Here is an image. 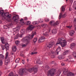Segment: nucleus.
<instances>
[{"label": "nucleus", "mask_w": 76, "mask_h": 76, "mask_svg": "<svg viewBox=\"0 0 76 76\" xmlns=\"http://www.w3.org/2000/svg\"><path fill=\"white\" fill-rule=\"evenodd\" d=\"M68 57L70 60H71V59H72L73 58L72 56V55H70Z\"/></svg>", "instance_id": "46"}, {"label": "nucleus", "mask_w": 76, "mask_h": 76, "mask_svg": "<svg viewBox=\"0 0 76 76\" xmlns=\"http://www.w3.org/2000/svg\"><path fill=\"white\" fill-rule=\"evenodd\" d=\"M52 64H53V63H54V61H53L52 62Z\"/></svg>", "instance_id": "63"}, {"label": "nucleus", "mask_w": 76, "mask_h": 76, "mask_svg": "<svg viewBox=\"0 0 76 76\" xmlns=\"http://www.w3.org/2000/svg\"><path fill=\"white\" fill-rule=\"evenodd\" d=\"M58 24H59V23H58V21H56V22L54 23V26H56V25H58Z\"/></svg>", "instance_id": "30"}, {"label": "nucleus", "mask_w": 76, "mask_h": 76, "mask_svg": "<svg viewBox=\"0 0 76 76\" xmlns=\"http://www.w3.org/2000/svg\"><path fill=\"white\" fill-rule=\"evenodd\" d=\"M4 11H3V10H1L0 11V14L1 15L3 16H4Z\"/></svg>", "instance_id": "23"}, {"label": "nucleus", "mask_w": 76, "mask_h": 76, "mask_svg": "<svg viewBox=\"0 0 76 76\" xmlns=\"http://www.w3.org/2000/svg\"><path fill=\"white\" fill-rule=\"evenodd\" d=\"M72 54L74 57L76 58V53L75 52H73Z\"/></svg>", "instance_id": "26"}, {"label": "nucleus", "mask_w": 76, "mask_h": 76, "mask_svg": "<svg viewBox=\"0 0 76 76\" xmlns=\"http://www.w3.org/2000/svg\"><path fill=\"white\" fill-rule=\"evenodd\" d=\"M3 64V61L1 60H0V66H2Z\"/></svg>", "instance_id": "47"}, {"label": "nucleus", "mask_w": 76, "mask_h": 76, "mask_svg": "<svg viewBox=\"0 0 76 76\" xmlns=\"http://www.w3.org/2000/svg\"><path fill=\"white\" fill-rule=\"evenodd\" d=\"M20 26L18 25L17 27L14 28V30L16 31V32H18L20 29Z\"/></svg>", "instance_id": "14"}, {"label": "nucleus", "mask_w": 76, "mask_h": 76, "mask_svg": "<svg viewBox=\"0 0 76 76\" xmlns=\"http://www.w3.org/2000/svg\"><path fill=\"white\" fill-rule=\"evenodd\" d=\"M50 52H51V53H52V54H54V52L53 50H50Z\"/></svg>", "instance_id": "52"}, {"label": "nucleus", "mask_w": 76, "mask_h": 76, "mask_svg": "<svg viewBox=\"0 0 76 76\" xmlns=\"http://www.w3.org/2000/svg\"><path fill=\"white\" fill-rule=\"evenodd\" d=\"M20 23L22 25H25V22H24V21H21V22H20Z\"/></svg>", "instance_id": "43"}, {"label": "nucleus", "mask_w": 76, "mask_h": 76, "mask_svg": "<svg viewBox=\"0 0 76 76\" xmlns=\"http://www.w3.org/2000/svg\"><path fill=\"white\" fill-rule=\"evenodd\" d=\"M52 33L53 34H57V30L56 29H53L52 30Z\"/></svg>", "instance_id": "22"}, {"label": "nucleus", "mask_w": 76, "mask_h": 76, "mask_svg": "<svg viewBox=\"0 0 76 76\" xmlns=\"http://www.w3.org/2000/svg\"><path fill=\"white\" fill-rule=\"evenodd\" d=\"M26 69L21 68L20 69V76H22L24 74V73H26Z\"/></svg>", "instance_id": "7"}, {"label": "nucleus", "mask_w": 76, "mask_h": 76, "mask_svg": "<svg viewBox=\"0 0 76 76\" xmlns=\"http://www.w3.org/2000/svg\"><path fill=\"white\" fill-rule=\"evenodd\" d=\"M4 27L5 29H7V28H6V27H7V26L5 25L4 26Z\"/></svg>", "instance_id": "57"}, {"label": "nucleus", "mask_w": 76, "mask_h": 76, "mask_svg": "<svg viewBox=\"0 0 76 76\" xmlns=\"http://www.w3.org/2000/svg\"><path fill=\"white\" fill-rule=\"evenodd\" d=\"M70 51L69 50H66L64 52V55H67L68 54H70Z\"/></svg>", "instance_id": "15"}, {"label": "nucleus", "mask_w": 76, "mask_h": 76, "mask_svg": "<svg viewBox=\"0 0 76 76\" xmlns=\"http://www.w3.org/2000/svg\"><path fill=\"white\" fill-rule=\"evenodd\" d=\"M37 34V33L35 32H33L32 33V35L29 34L28 36L24 38H23L22 39L23 42H25L27 41V42L26 43V44H23L22 45V47H25L28 44V43L29 42V40H30V39H32L34 35H35Z\"/></svg>", "instance_id": "1"}, {"label": "nucleus", "mask_w": 76, "mask_h": 76, "mask_svg": "<svg viewBox=\"0 0 76 76\" xmlns=\"http://www.w3.org/2000/svg\"><path fill=\"white\" fill-rule=\"evenodd\" d=\"M37 52H31V55H33L34 54H37Z\"/></svg>", "instance_id": "48"}, {"label": "nucleus", "mask_w": 76, "mask_h": 76, "mask_svg": "<svg viewBox=\"0 0 76 76\" xmlns=\"http://www.w3.org/2000/svg\"><path fill=\"white\" fill-rule=\"evenodd\" d=\"M8 52H7L6 53L5 59L6 60L4 62L5 64L7 65L9 63H10V57H8Z\"/></svg>", "instance_id": "3"}, {"label": "nucleus", "mask_w": 76, "mask_h": 76, "mask_svg": "<svg viewBox=\"0 0 76 76\" xmlns=\"http://www.w3.org/2000/svg\"><path fill=\"white\" fill-rule=\"evenodd\" d=\"M20 60V59L19 58H17L16 59V60H15V62L16 63H19Z\"/></svg>", "instance_id": "40"}, {"label": "nucleus", "mask_w": 76, "mask_h": 76, "mask_svg": "<svg viewBox=\"0 0 76 76\" xmlns=\"http://www.w3.org/2000/svg\"><path fill=\"white\" fill-rule=\"evenodd\" d=\"M0 58H1V59H4V56L2 54H0Z\"/></svg>", "instance_id": "34"}, {"label": "nucleus", "mask_w": 76, "mask_h": 76, "mask_svg": "<svg viewBox=\"0 0 76 76\" xmlns=\"http://www.w3.org/2000/svg\"><path fill=\"white\" fill-rule=\"evenodd\" d=\"M61 9H62V12H64V11L65 10V8L64 7V6H62Z\"/></svg>", "instance_id": "31"}, {"label": "nucleus", "mask_w": 76, "mask_h": 76, "mask_svg": "<svg viewBox=\"0 0 76 76\" xmlns=\"http://www.w3.org/2000/svg\"><path fill=\"white\" fill-rule=\"evenodd\" d=\"M15 44L17 45H18L19 44V43L20 42L18 40H16L15 42Z\"/></svg>", "instance_id": "42"}, {"label": "nucleus", "mask_w": 76, "mask_h": 76, "mask_svg": "<svg viewBox=\"0 0 76 76\" xmlns=\"http://www.w3.org/2000/svg\"><path fill=\"white\" fill-rule=\"evenodd\" d=\"M19 17L18 15L14 16L12 18V19L14 20V22H17L18 21V19L19 18Z\"/></svg>", "instance_id": "8"}, {"label": "nucleus", "mask_w": 76, "mask_h": 76, "mask_svg": "<svg viewBox=\"0 0 76 76\" xmlns=\"http://www.w3.org/2000/svg\"><path fill=\"white\" fill-rule=\"evenodd\" d=\"M24 20H27L28 19V18H27V17H25L24 18Z\"/></svg>", "instance_id": "58"}, {"label": "nucleus", "mask_w": 76, "mask_h": 76, "mask_svg": "<svg viewBox=\"0 0 76 76\" xmlns=\"http://www.w3.org/2000/svg\"><path fill=\"white\" fill-rule=\"evenodd\" d=\"M74 73L72 72H69L67 75V76H74Z\"/></svg>", "instance_id": "20"}, {"label": "nucleus", "mask_w": 76, "mask_h": 76, "mask_svg": "<svg viewBox=\"0 0 76 76\" xmlns=\"http://www.w3.org/2000/svg\"><path fill=\"white\" fill-rule=\"evenodd\" d=\"M45 39V37L44 36H42L39 38V42H43V40Z\"/></svg>", "instance_id": "11"}, {"label": "nucleus", "mask_w": 76, "mask_h": 76, "mask_svg": "<svg viewBox=\"0 0 76 76\" xmlns=\"http://www.w3.org/2000/svg\"><path fill=\"white\" fill-rule=\"evenodd\" d=\"M42 26L43 28H46L48 26V25L46 24H44L42 25Z\"/></svg>", "instance_id": "35"}, {"label": "nucleus", "mask_w": 76, "mask_h": 76, "mask_svg": "<svg viewBox=\"0 0 76 76\" xmlns=\"http://www.w3.org/2000/svg\"><path fill=\"white\" fill-rule=\"evenodd\" d=\"M1 43L3 44H5V47L6 49V51H7V50H9V45L8 44V43H7V44H6V42H5V41L4 40H2L1 41Z\"/></svg>", "instance_id": "6"}, {"label": "nucleus", "mask_w": 76, "mask_h": 76, "mask_svg": "<svg viewBox=\"0 0 76 76\" xmlns=\"http://www.w3.org/2000/svg\"><path fill=\"white\" fill-rule=\"evenodd\" d=\"M0 45L2 48V50H4L5 48H4V46H3L2 44H1Z\"/></svg>", "instance_id": "38"}, {"label": "nucleus", "mask_w": 76, "mask_h": 76, "mask_svg": "<svg viewBox=\"0 0 76 76\" xmlns=\"http://www.w3.org/2000/svg\"><path fill=\"white\" fill-rule=\"evenodd\" d=\"M20 32L21 33H22V34L25 33V30L24 29H22L21 30Z\"/></svg>", "instance_id": "37"}, {"label": "nucleus", "mask_w": 76, "mask_h": 76, "mask_svg": "<svg viewBox=\"0 0 76 76\" xmlns=\"http://www.w3.org/2000/svg\"><path fill=\"white\" fill-rule=\"evenodd\" d=\"M45 22H48L49 21V19L46 18L45 19Z\"/></svg>", "instance_id": "45"}, {"label": "nucleus", "mask_w": 76, "mask_h": 76, "mask_svg": "<svg viewBox=\"0 0 76 76\" xmlns=\"http://www.w3.org/2000/svg\"><path fill=\"white\" fill-rule=\"evenodd\" d=\"M37 38H34L33 40L34 43H35V42H37Z\"/></svg>", "instance_id": "36"}, {"label": "nucleus", "mask_w": 76, "mask_h": 76, "mask_svg": "<svg viewBox=\"0 0 76 76\" xmlns=\"http://www.w3.org/2000/svg\"><path fill=\"white\" fill-rule=\"evenodd\" d=\"M64 56L65 55H64V54H63V55L59 56L58 58L60 60H61V59H64V57H65Z\"/></svg>", "instance_id": "16"}, {"label": "nucleus", "mask_w": 76, "mask_h": 76, "mask_svg": "<svg viewBox=\"0 0 76 76\" xmlns=\"http://www.w3.org/2000/svg\"><path fill=\"white\" fill-rule=\"evenodd\" d=\"M20 55L21 56H22V57H23V56H24V55H23V54H21Z\"/></svg>", "instance_id": "61"}, {"label": "nucleus", "mask_w": 76, "mask_h": 76, "mask_svg": "<svg viewBox=\"0 0 76 76\" xmlns=\"http://www.w3.org/2000/svg\"><path fill=\"white\" fill-rule=\"evenodd\" d=\"M37 51V48H35L34 49V52H35V51Z\"/></svg>", "instance_id": "62"}, {"label": "nucleus", "mask_w": 76, "mask_h": 76, "mask_svg": "<svg viewBox=\"0 0 76 76\" xmlns=\"http://www.w3.org/2000/svg\"><path fill=\"white\" fill-rule=\"evenodd\" d=\"M45 68L46 69H49V66H45Z\"/></svg>", "instance_id": "51"}, {"label": "nucleus", "mask_w": 76, "mask_h": 76, "mask_svg": "<svg viewBox=\"0 0 76 76\" xmlns=\"http://www.w3.org/2000/svg\"><path fill=\"white\" fill-rule=\"evenodd\" d=\"M34 28V26L32 25H30L29 26V27L27 28V31H32L33 29Z\"/></svg>", "instance_id": "12"}, {"label": "nucleus", "mask_w": 76, "mask_h": 76, "mask_svg": "<svg viewBox=\"0 0 76 76\" xmlns=\"http://www.w3.org/2000/svg\"><path fill=\"white\" fill-rule=\"evenodd\" d=\"M0 39H1V41H3V40H4V37H1L0 38Z\"/></svg>", "instance_id": "44"}, {"label": "nucleus", "mask_w": 76, "mask_h": 76, "mask_svg": "<svg viewBox=\"0 0 76 76\" xmlns=\"http://www.w3.org/2000/svg\"><path fill=\"white\" fill-rule=\"evenodd\" d=\"M73 0H69V1L70 3H73Z\"/></svg>", "instance_id": "53"}, {"label": "nucleus", "mask_w": 76, "mask_h": 76, "mask_svg": "<svg viewBox=\"0 0 76 76\" xmlns=\"http://www.w3.org/2000/svg\"><path fill=\"white\" fill-rule=\"evenodd\" d=\"M9 76H15V75H14L13 74V72H12L10 73L9 75Z\"/></svg>", "instance_id": "39"}, {"label": "nucleus", "mask_w": 76, "mask_h": 76, "mask_svg": "<svg viewBox=\"0 0 76 76\" xmlns=\"http://www.w3.org/2000/svg\"><path fill=\"white\" fill-rule=\"evenodd\" d=\"M61 64L62 66H64V64L63 63H62Z\"/></svg>", "instance_id": "56"}, {"label": "nucleus", "mask_w": 76, "mask_h": 76, "mask_svg": "<svg viewBox=\"0 0 76 76\" xmlns=\"http://www.w3.org/2000/svg\"><path fill=\"white\" fill-rule=\"evenodd\" d=\"M54 21L52 20L50 21V24L51 25H52V26H54Z\"/></svg>", "instance_id": "21"}, {"label": "nucleus", "mask_w": 76, "mask_h": 76, "mask_svg": "<svg viewBox=\"0 0 76 76\" xmlns=\"http://www.w3.org/2000/svg\"><path fill=\"white\" fill-rule=\"evenodd\" d=\"M4 16H5L6 18H10L12 15H11L9 14L8 12H6V13L4 12V16H3L2 17H4Z\"/></svg>", "instance_id": "9"}, {"label": "nucleus", "mask_w": 76, "mask_h": 76, "mask_svg": "<svg viewBox=\"0 0 76 76\" xmlns=\"http://www.w3.org/2000/svg\"><path fill=\"white\" fill-rule=\"evenodd\" d=\"M12 50L13 52H15V51H16V50H17L16 46H13L12 48Z\"/></svg>", "instance_id": "18"}, {"label": "nucleus", "mask_w": 76, "mask_h": 76, "mask_svg": "<svg viewBox=\"0 0 76 76\" xmlns=\"http://www.w3.org/2000/svg\"><path fill=\"white\" fill-rule=\"evenodd\" d=\"M56 44H60L62 47H64L66 45V40L63 38H59L58 39Z\"/></svg>", "instance_id": "2"}, {"label": "nucleus", "mask_w": 76, "mask_h": 76, "mask_svg": "<svg viewBox=\"0 0 76 76\" xmlns=\"http://www.w3.org/2000/svg\"><path fill=\"white\" fill-rule=\"evenodd\" d=\"M74 23H76V18H75L74 20Z\"/></svg>", "instance_id": "50"}, {"label": "nucleus", "mask_w": 76, "mask_h": 76, "mask_svg": "<svg viewBox=\"0 0 76 76\" xmlns=\"http://www.w3.org/2000/svg\"><path fill=\"white\" fill-rule=\"evenodd\" d=\"M32 23L33 24V25H38L39 23L38 21H34L32 22Z\"/></svg>", "instance_id": "29"}, {"label": "nucleus", "mask_w": 76, "mask_h": 76, "mask_svg": "<svg viewBox=\"0 0 76 76\" xmlns=\"http://www.w3.org/2000/svg\"><path fill=\"white\" fill-rule=\"evenodd\" d=\"M66 17V14L65 13L64 15H62V12H61L59 16V19H60L61 18H65Z\"/></svg>", "instance_id": "13"}, {"label": "nucleus", "mask_w": 76, "mask_h": 76, "mask_svg": "<svg viewBox=\"0 0 76 76\" xmlns=\"http://www.w3.org/2000/svg\"><path fill=\"white\" fill-rule=\"evenodd\" d=\"M74 33H75V31H72L69 33V35L70 36H72V35H73Z\"/></svg>", "instance_id": "28"}, {"label": "nucleus", "mask_w": 76, "mask_h": 76, "mask_svg": "<svg viewBox=\"0 0 76 76\" xmlns=\"http://www.w3.org/2000/svg\"><path fill=\"white\" fill-rule=\"evenodd\" d=\"M57 52V54H58V52Z\"/></svg>", "instance_id": "64"}, {"label": "nucleus", "mask_w": 76, "mask_h": 76, "mask_svg": "<svg viewBox=\"0 0 76 76\" xmlns=\"http://www.w3.org/2000/svg\"><path fill=\"white\" fill-rule=\"evenodd\" d=\"M25 63V60H23L22 61V64H24V63Z\"/></svg>", "instance_id": "54"}, {"label": "nucleus", "mask_w": 76, "mask_h": 76, "mask_svg": "<svg viewBox=\"0 0 76 76\" xmlns=\"http://www.w3.org/2000/svg\"><path fill=\"white\" fill-rule=\"evenodd\" d=\"M54 69L52 68L48 72V76H53L54 75Z\"/></svg>", "instance_id": "4"}, {"label": "nucleus", "mask_w": 76, "mask_h": 76, "mask_svg": "<svg viewBox=\"0 0 76 76\" xmlns=\"http://www.w3.org/2000/svg\"><path fill=\"white\" fill-rule=\"evenodd\" d=\"M16 32H16V31H14L13 32V34L14 35H15Z\"/></svg>", "instance_id": "55"}, {"label": "nucleus", "mask_w": 76, "mask_h": 76, "mask_svg": "<svg viewBox=\"0 0 76 76\" xmlns=\"http://www.w3.org/2000/svg\"><path fill=\"white\" fill-rule=\"evenodd\" d=\"M22 35H23V34H17L16 35L17 37H22Z\"/></svg>", "instance_id": "33"}, {"label": "nucleus", "mask_w": 76, "mask_h": 76, "mask_svg": "<svg viewBox=\"0 0 76 76\" xmlns=\"http://www.w3.org/2000/svg\"><path fill=\"white\" fill-rule=\"evenodd\" d=\"M37 63L38 64H42V62L39 60H38L37 61Z\"/></svg>", "instance_id": "25"}, {"label": "nucleus", "mask_w": 76, "mask_h": 76, "mask_svg": "<svg viewBox=\"0 0 76 76\" xmlns=\"http://www.w3.org/2000/svg\"><path fill=\"white\" fill-rule=\"evenodd\" d=\"M53 45H54V43L53 42H50L49 45L47 46V48L48 49H50L51 47H53Z\"/></svg>", "instance_id": "10"}, {"label": "nucleus", "mask_w": 76, "mask_h": 76, "mask_svg": "<svg viewBox=\"0 0 76 76\" xmlns=\"http://www.w3.org/2000/svg\"><path fill=\"white\" fill-rule=\"evenodd\" d=\"M76 44L75 43H72L71 44L70 47L71 48H74Z\"/></svg>", "instance_id": "24"}, {"label": "nucleus", "mask_w": 76, "mask_h": 76, "mask_svg": "<svg viewBox=\"0 0 76 76\" xmlns=\"http://www.w3.org/2000/svg\"><path fill=\"white\" fill-rule=\"evenodd\" d=\"M73 7H75V9L76 10V1L74 2Z\"/></svg>", "instance_id": "27"}, {"label": "nucleus", "mask_w": 76, "mask_h": 76, "mask_svg": "<svg viewBox=\"0 0 76 76\" xmlns=\"http://www.w3.org/2000/svg\"><path fill=\"white\" fill-rule=\"evenodd\" d=\"M57 51H58V52H59L61 51V48L60 47H58L57 49Z\"/></svg>", "instance_id": "41"}, {"label": "nucleus", "mask_w": 76, "mask_h": 76, "mask_svg": "<svg viewBox=\"0 0 76 76\" xmlns=\"http://www.w3.org/2000/svg\"><path fill=\"white\" fill-rule=\"evenodd\" d=\"M39 22H40V23H42V22H43V21L41 19H39Z\"/></svg>", "instance_id": "49"}, {"label": "nucleus", "mask_w": 76, "mask_h": 76, "mask_svg": "<svg viewBox=\"0 0 76 76\" xmlns=\"http://www.w3.org/2000/svg\"><path fill=\"white\" fill-rule=\"evenodd\" d=\"M23 19L22 18L20 20V22L22 21H23Z\"/></svg>", "instance_id": "59"}, {"label": "nucleus", "mask_w": 76, "mask_h": 76, "mask_svg": "<svg viewBox=\"0 0 76 76\" xmlns=\"http://www.w3.org/2000/svg\"><path fill=\"white\" fill-rule=\"evenodd\" d=\"M49 32H50V31L48 30V31H46V32L45 33H43V35L46 36V37H48L49 35Z\"/></svg>", "instance_id": "17"}, {"label": "nucleus", "mask_w": 76, "mask_h": 76, "mask_svg": "<svg viewBox=\"0 0 76 76\" xmlns=\"http://www.w3.org/2000/svg\"><path fill=\"white\" fill-rule=\"evenodd\" d=\"M64 71L63 73L64 75H67V73H68V71L66 69V68H64Z\"/></svg>", "instance_id": "19"}, {"label": "nucleus", "mask_w": 76, "mask_h": 76, "mask_svg": "<svg viewBox=\"0 0 76 76\" xmlns=\"http://www.w3.org/2000/svg\"><path fill=\"white\" fill-rule=\"evenodd\" d=\"M31 23L29 21H28L26 23V25H30Z\"/></svg>", "instance_id": "32"}, {"label": "nucleus", "mask_w": 76, "mask_h": 76, "mask_svg": "<svg viewBox=\"0 0 76 76\" xmlns=\"http://www.w3.org/2000/svg\"><path fill=\"white\" fill-rule=\"evenodd\" d=\"M29 72H34V73H37L38 72V68H35L33 67L32 68L28 69Z\"/></svg>", "instance_id": "5"}, {"label": "nucleus", "mask_w": 76, "mask_h": 76, "mask_svg": "<svg viewBox=\"0 0 76 76\" xmlns=\"http://www.w3.org/2000/svg\"><path fill=\"white\" fill-rule=\"evenodd\" d=\"M51 57L52 58H54V57H55V56L54 55H52L51 56Z\"/></svg>", "instance_id": "60"}]
</instances>
